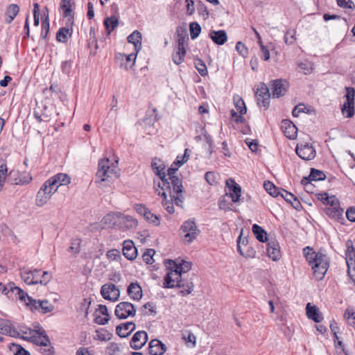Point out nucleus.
Returning a JSON list of instances; mask_svg holds the SVG:
<instances>
[{"label": "nucleus", "instance_id": "obj_1", "mask_svg": "<svg viewBox=\"0 0 355 355\" xmlns=\"http://www.w3.org/2000/svg\"><path fill=\"white\" fill-rule=\"evenodd\" d=\"M151 168L154 173L158 177L157 180H153L155 192L162 197L163 200L162 204L166 211L170 214H173L175 212L173 202H171L167 199L166 191H164L162 192L160 191L163 190V189H170L168 180H167L165 173V165L160 159L155 157L152 160Z\"/></svg>", "mask_w": 355, "mask_h": 355}, {"label": "nucleus", "instance_id": "obj_2", "mask_svg": "<svg viewBox=\"0 0 355 355\" xmlns=\"http://www.w3.org/2000/svg\"><path fill=\"white\" fill-rule=\"evenodd\" d=\"M304 257L313 271L314 278L322 280L329 267V260L327 254L321 252H315L307 246L303 249Z\"/></svg>", "mask_w": 355, "mask_h": 355}, {"label": "nucleus", "instance_id": "obj_3", "mask_svg": "<svg viewBox=\"0 0 355 355\" xmlns=\"http://www.w3.org/2000/svg\"><path fill=\"white\" fill-rule=\"evenodd\" d=\"M179 167L175 166V168H173V166H171L167 170L166 176H168L167 180H168V184L170 189H163V190H160L162 192L164 191L168 192L171 200H168L171 202H173V206L174 205L180 208H183V202L184 198L183 196V186H182V178L175 175L176 171L178 170Z\"/></svg>", "mask_w": 355, "mask_h": 355}, {"label": "nucleus", "instance_id": "obj_4", "mask_svg": "<svg viewBox=\"0 0 355 355\" xmlns=\"http://www.w3.org/2000/svg\"><path fill=\"white\" fill-rule=\"evenodd\" d=\"M165 263L168 272L164 277L163 287L166 288L178 287L184 272L182 266H178L175 261L170 259Z\"/></svg>", "mask_w": 355, "mask_h": 355}, {"label": "nucleus", "instance_id": "obj_5", "mask_svg": "<svg viewBox=\"0 0 355 355\" xmlns=\"http://www.w3.org/2000/svg\"><path fill=\"white\" fill-rule=\"evenodd\" d=\"M200 230L193 219H189L183 223L180 228L182 241L185 244H190L198 236Z\"/></svg>", "mask_w": 355, "mask_h": 355}, {"label": "nucleus", "instance_id": "obj_6", "mask_svg": "<svg viewBox=\"0 0 355 355\" xmlns=\"http://www.w3.org/2000/svg\"><path fill=\"white\" fill-rule=\"evenodd\" d=\"M116 173V165L110 159L105 158L98 162V171L96 174V182H104L113 174Z\"/></svg>", "mask_w": 355, "mask_h": 355}, {"label": "nucleus", "instance_id": "obj_7", "mask_svg": "<svg viewBox=\"0 0 355 355\" xmlns=\"http://www.w3.org/2000/svg\"><path fill=\"white\" fill-rule=\"evenodd\" d=\"M114 313L119 319H126L135 315L136 309L130 302H121L116 305Z\"/></svg>", "mask_w": 355, "mask_h": 355}, {"label": "nucleus", "instance_id": "obj_8", "mask_svg": "<svg viewBox=\"0 0 355 355\" xmlns=\"http://www.w3.org/2000/svg\"><path fill=\"white\" fill-rule=\"evenodd\" d=\"M295 152L301 159L307 161L314 159L316 155V151L312 144L306 142L297 144Z\"/></svg>", "mask_w": 355, "mask_h": 355}, {"label": "nucleus", "instance_id": "obj_9", "mask_svg": "<svg viewBox=\"0 0 355 355\" xmlns=\"http://www.w3.org/2000/svg\"><path fill=\"white\" fill-rule=\"evenodd\" d=\"M255 96L259 107H263L265 109L269 107L270 94L265 83H261L259 85Z\"/></svg>", "mask_w": 355, "mask_h": 355}, {"label": "nucleus", "instance_id": "obj_10", "mask_svg": "<svg viewBox=\"0 0 355 355\" xmlns=\"http://www.w3.org/2000/svg\"><path fill=\"white\" fill-rule=\"evenodd\" d=\"M26 305L29 306L31 311H41L42 313H47L53 310V306L48 300H36L33 297H28V302H26Z\"/></svg>", "mask_w": 355, "mask_h": 355}, {"label": "nucleus", "instance_id": "obj_11", "mask_svg": "<svg viewBox=\"0 0 355 355\" xmlns=\"http://www.w3.org/2000/svg\"><path fill=\"white\" fill-rule=\"evenodd\" d=\"M45 182L48 184V187H52L56 192L60 186L70 184L71 178L67 173H59L48 179Z\"/></svg>", "mask_w": 355, "mask_h": 355}, {"label": "nucleus", "instance_id": "obj_12", "mask_svg": "<svg viewBox=\"0 0 355 355\" xmlns=\"http://www.w3.org/2000/svg\"><path fill=\"white\" fill-rule=\"evenodd\" d=\"M134 209L137 213L141 216H143L145 220L148 223H152L155 226L159 225V218L157 215L152 213L150 210L145 205L142 204H137L135 205Z\"/></svg>", "mask_w": 355, "mask_h": 355}, {"label": "nucleus", "instance_id": "obj_13", "mask_svg": "<svg viewBox=\"0 0 355 355\" xmlns=\"http://www.w3.org/2000/svg\"><path fill=\"white\" fill-rule=\"evenodd\" d=\"M55 193V189L48 187V184L44 182L37 193L36 205L39 207L44 205Z\"/></svg>", "mask_w": 355, "mask_h": 355}, {"label": "nucleus", "instance_id": "obj_14", "mask_svg": "<svg viewBox=\"0 0 355 355\" xmlns=\"http://www.w3.org/2000/svg\"><path fill=\"white\" fill-rule=\"evenodd\" d=\"M101 294L104 299L116 302L120 297V291L113 284H105L101 288Z\"/></svg>", "mask_w": 355, "mask_h": 355}, {"label": "nucleus", "instance_id": "obj_15", "mask_svg": "<svg viewBox=\"0 0 355 355\" xmlns=\"http://www.w3.org/2000/svg\"><path fill=\"white\" fill-rule=\"evenodd\" d=\"M30 340L40 347L48 346L50 344L49 338L42 327L33 331V334L30 337Z\"/></svg>", "mask_w": 355, "mask_h": 355}, {"label": "nucleus", "instance_id": "obj_16", "mask_svg": "<svg viewBox=\"0 0 355 355\" xmlns=\"http://www.w3.org/2000/svg\"><path fill=\"white\" fill-rule=\"evenodd\" d=\"M324 211L330 218L342 225L345 224V219L343 216L344 210L340 207V205L335 207H327L324 209Z\"/></svg>", "mask_w": 355, "mask_h": 355}, {"label": "nucleus", "instance_id": "obj_17", "mask_svg": "<svg viewBox=\"0 0 355 355\" xmlns=\"http://www.w3.org/2000/svg\"><path fill=\"white\" fill-rule=\"evenodd\" d=\"M288 83L286 80L282 79H277L272 81V94L274 98H279L285 95Z\"/></svg>", "mask_w": 355, "mask_h": 355}, {"label": "nucleus", "instance_id": "obj_18", "mask_svg": "<svg viewBox=\"0 0 355 355\" xmlns=\"http://www.w3.org/2000/svg\"><path fill=\"white\" fill-rule=\"evenodd\" d=\"M119 229L127 230L136 228L138 225L137 220L131 216L125 215L120 212Z\"/></svg>", "mask_w": 355, "mask_h": 355}, {"label": "nucleus", "instance_id": "obj_19", "mask_svg": "<svg viewBox=\"0 0 355 355\" xmlns=\"http://www.w3.org/2000/svg\"><path fill=\"white\" fill-rule=\"evenodd\" d=\"M0 334L8 335L15 338L19 337V333L13 326L11 321L0 318Z\"/></svg>", "mask_w": 355, "mask_h": 355}, {"label": "nucleus", "instance_id": "obj_20", "mask_svg": "<svg viewBox=\"0 0 355 355\" xmlns=\"http://www.w3.org/2000/svg\"><path fill=\"white\" fill-rule=\"evenodd\" d=\"M148 340V334L144 331L136 332L130 341V347L134 349H141Z\"/></svg>", "mask_w": 355, "mask_h": 355}, {"label": "nucleus", "instance_id": "obj_21", "mask_svg": "<svg viewBox=\"0 0 355 355\" xmlns=\"http://www.w3.org/2000/svg\"><path fill=\"white\" fill-rule=\"evenodd\" d=\"M119 216L120 212H110L103 218L101 223L106 227L119 229Z\"/></svg>", "mask_w": 355, "mask_h": 355}, {"label": "nucleus", "instance_id": "obj_22", "mask_svg": "<svg viewBox=\"0 0 355 355\" xmlns=\"http://www.w3.org/2000/svg\"><path fill=\"white\" fill-rule=\"evenodd\" d=\"M166 351V345L159 340L153 339L148 344V353L150 355H162Z\"/></svg>", "mask_w": 355, "mask_h": 355}, {"label": "nucleus", "instance_id": "obj_23", "mask_svg": "<svg viewBox=\"0 0 355 355\" xmlns=\"http://www.w3.org/2000/svg\"><path fill=\"white\" fill-rule=\"evenodd\" d=\"M282 129L284 135L290 139H294L297 137V129L296 126L289 120H283L282 121Z\"/></svg>", "mask_w": 355, "mask_h": 355}, {"label": "nucleus", "instance_id": "obj_24", "mask_svg": "<svg viewBox=\"0 0 355 355\" xmlns=\"http://www.w3.org/2000/svg\"><path fill=\"white\" fill-rule=\"evenodd\" d=\"M123 254L128 260H134L137 257V250L133 241L126 240L123 242Z\"/></svg>", "mask_w": 355, "mask_h": 355}, {"label": "nucleus", "instance_id": "obj_25", "mask_svg": "<svg viewBox=\"0 0 355 355\" xmlns=\"http://www.w3.org/2000/svg\"><path fill=\"white\" fill-rule=\"evenodd\" d=\"M226 185L230 188V196L231 197L232 202H238L241 193V189L239 184L236 183L232 179H230L229 180H227Z\"/></svg>", "mask_w": 355, "mask_h": 355}, {"label": "nucleus", "instance_id": "obj_26", "mask_svg": "<svg viewBox=\"0 0 355 355\" xmlns=\"http://www.w3.org/2000/svg\"><path fill=\"white\" fill-rule=\"evenodd\" d=\"M74 5L73 0H61L60 8L63 10V15L65 17H68L69 24L73 25V16L72 13V6Z\"/></svg>", "mask_w": 355, "mask_h": 355}, {"label": "nucleus", "instance_id": "obj_27", "mask_svg": "<svg viewBox=\"0 0 355 355\" xmlns=\"http://www.w3.org/2000/svg\"><path fill=\"white\" fill-rule=\"evenodd\" d=\"M267 252L268 257L273 261H277L281 257L279 243L276 241H270L267 244Z\"/></svg>", "mask_w": 355, "mask_h": 355}, {"label": "nucleus", "instance_id": "obj_28", "mask_svg": "<svg viewBox=\"0 0 355 355\" xmlns=\"http://www.w3.org/2000/svg\"><path fill=\"white\" fill-rule=\"evenodd\" d=\"M135 329V324L132 322H127L116 327V331L119 336L125 338L128 336Z\"/></svg>", "mask_w": 355, "mask_h": 355}, {"label": "nucleus", "instance_id": "obj_29", "mask_svg": "<svg viewBox=\"0 0 355 355\" xmlns=\"http://www.w3.org/2000/svg\"><path fill=\"white\" fill-rule=\"evenodd\" d=\"M307 317L313 320L315 322H320L323 318L316 306H313L311 303H308L306 306Z\"/></svg>", "mask_w": 355, "mask_h": 355}, {"label": "nucleus", "instance_id": "obj_30", "mask_svg": "<svg viewBox=\"0 0 355 355\" xmlns=\"http://www.w3.org/2000/svg\"><path fill=\"white\" fill-rule=\"evenodd\" d=\"M127 293L131 299L139 300L142 297V289L137 282H132L128 287Z\"/></svg>", "mask_w": 355, "mask_h": 355}, {"label": "nucleus", "instance_id": "obj_31", "mask_svg": "<svg viewBox=\"0 0 355 355\" xmlns=\"http://www.w3.org/2000/svg\"><path fill=\"white\" fill-rule=\"evenodd\" d=\"M209 37L211 40L218 45H223L227 40V35L224 30L211 31Z\"/></svg>", "mask_w": 355, "mask_h": 355}, {"label": "nucleus", "instance_id": "obj_32", "mask_svg": "<svg viewBox=\"0 0 355 355\" xmlns=\"http://www.w3.org/2000/svg\"><path fill=\"white\" fill-rule=\"evenodd\" d=\"M178 287L181 288L180 293L184 296L191 293L194 288V284L191 279H185L184 278L182 277Z\"/></svg>", "mask_w": 355, "mask_h": 355}, {"label": "nucleus", "instance_id": "obj_33", "mask_svg": "<svg viewBox=\"0 0 355 355\" xmlns=\"http://www.w3.org/2000/svg\"><path fill=\"white\" fill-rule=\"evenodd\" d=\"M326 178V175L322 171L315 168H311V173L307 178H304L302 180V184H308L310 181H320L324 180Z\"/></svg>", "mask_w": 355, "mask_h": 355}, {"label": "nucleus", "instance_id": "obj_34", "mask_svg": "<svg viewBox=\"0 0 355 355\" xmlns=\"http://www.w3.org/2000/svg\"><path fill=\"white\" fill-rule=\"evenodd\" d=\"M129 43L133 44L135 49L137 53L141 49V34L139 31H133L128 37Z\"/></svg>", "mask_w": 355, "mask_h": 355}, {"label": "nucleus", "instance_id": "obj_35", "mask_svg": "<svg viewBox=\"0 0 355 355\" xmlns=\"http://www.w3.org/2000/svg\"><path fill=\"white\" fill-rule=\"evenodd\" d=\"M70 27H62L60 28L56 33V39L60 42H67L68 38L71 36L73 33L72 25Z\"/></svg>", "mask_w": 355, "mask_h": 355}, {"label": "nucleus", "instance_id": "obj_36", "mask_svg": "<svg viewBox=\"0 0 355 355\" xmlns=\"http://www.w3.org/2000/svg\"><path fill=\"white\" fill-rule=\"evenodd\" d=\"M347 249L345 251V259L347 265L349 263L353 264L355 262V250L353 246L352 241L348 240L346 243Z\"/></svg>", "mask_w": 355, "mask_h": 355}, {"label": "nucleus", "instance_id": "obj_37", "mask_svg": "<svg viewBox=\"0 0 355 355\" xmlns=\"http://www.w3.org/2000/svg\"><path fill=\"white\" fill-rule=\"evenodd\" d=\"M19 12V7L18 5L12 3L10 4L6 9V21L8 24H10L15 17L18 15Z\"/></svg>", "mask_w": 355, "mask_h": 355}, {"label": "nucleus", "instance_id": "obj_38", "mask_svg": "<svg viewBox=\"0 0 355 355\" xmlns=\"http://www.w3.org/2000/svg\"><path fill=\"white\" fill-rule=\"evenodd\" d=\"M104 26L107 35H109L112 31L114 30L119 25V20L116 16H111L104 19Z\"/></svg>", "mask_w": 355, "mask_h": 355}, {"label": "nucleus", "instance_id": "obj_39", "mask_svg": "<svg viewBox=\"0 0 355 355\" xmlns=\"http://www.w3.org/2000/svg\"><path fill=\"white\" fill-rule=\"evenodd\" d=\"M252 231L259 241L263 243L267 241V233L261 226L254 224L252 227Z\"/></svg>", "mask_w": 355, "mask_h": 355}, {"label": "nucleus", "instance_id": "obj_40", "mask_svg": "<svg viewBox=\"0 0 355 355\" xmlns=\"http://www.w3.org/2000/svg\"><path fill=\"white\" fill-rule=\"evenodd\" d=\"M185 55V47H177V49L172 55V60L175 64L179 65L184 62Z\"/></svg>", "mask_w": 355, "mask_h": 355}, {"label": "nucleus", "instance_id": "obj_41", "mask_svg": "<svg viewBox=\"0 0 355 355\" xmlns=\"http://www.w3.org/2000/svg\"><path fill=\"white\" fill-rule=\"evenodd\" d=\"M341 112L346 117H352L354 115V102L346 101L341 108Z\"/></svg>", "mask_w": 355, "mask_h": 355}, {"label": "nucleus", "instance_id": "obj_42", "mask_svg": "<svg viewBox=\"0 0 355 355\" xmlns=\"http://www.w3.org/2000/svg\"><path fill=\"white\" fill-rule=\"evenodd\" d=\"M265 190L272 196H279L282 189L277 188L273 183L270 181H266L263 184Z\"/></svg>", "mask_w": 355, "mask_h": 355}, {"label": "nucleus", "instance_id": "obj_43", "mask_svg": "<svg viewBox=\"0 0 355 355\" xmlns=\"http://www.w3.org/2000/svg\"><path fill=\"white\" fill-rule=\"evenodd\" d=\"M178 47H185L186 42L189 39L187 33L185 30L178 28Z\"/></svg>", "mask_w": 355, "mask_h": 355}, {"label": "nucleus", "instance_id": "obj_44", "mask_svg": "<svg viewBox=\"0 0 355 355\" xmlns=\"http://www.w3.org/2000/svg\"><path fill=\"white\" fill-rule=\"evenodd\" d=\"M20 275L21 277V279L24 280V282L28 284V285H33L34 282L33 279L34 277H33V273L31 272V270L26 269V268H22L20 270Z\"/></svg>", "mask_w": 355, "mask_h": 355}, {"label": "nucleus", "instance_id": "obj_45", "mask_svg": "<svg viewBox=\"0 0 355 355\" xmlns=\"http://www.w3.org/2000/svg\"><path fill=\"white\" fill-rule=\"evenodd\" d=\"M10 290L12 293H14L21 302L25 303L28 302V297H31L19 287H11Z\"/></svg>", "mask_w": 355, "mask_h": 355}, {"label": "nucleus", "instance_id": "obj_46", "mask_svg": "<svg viewBox=\"0 0 355 355\" xmlns=\"http://www.w3.org/2000/svg\"><path fill=\"white\" fill-rule=\"evenodd\" d=\"M189 29L191 38L192 40L197 38L201 32V27L200 24L196 21L191 22L189 24Z\"/></svg>", "mask_w": 355, "mask_h": 355}, {"label": "nucleus", "instance_id": "obj_47", "mask_svg": "<svg viewBox=\"0 0 355 355\" xmlns=\"http://www.w3.org/2000/svg\"><path fill=\"white\" fill-rule=\"evenodd\" d=\"M195 67L198 71V73L202 76H207L208 73L207 69L206 64L204 61L201 59H196L194 62Z\"/></svg>", "mask_w": 355, "mask_h": 355}, {"label": "nucleus", "instance_id": "obj_48", "mask_svg": "<svg viewBox=\"0 0 355 355\" xmlns=\"http://www.w3.org/2000/svg\"><path fill=\"white\" fill-rule=\"evenodd\" d=\"M296 31L294 29L288 30L284 35V42L286 44L291 45L294 44L296 40Z\"/></svg>", "mask_w": 355, "mask_h": 355}, {"label": "nucleus", "instance_id": "obj_49", "mask_svg": "<svg viewBox=\"0 0 355 355\" xmlns=\"http://www.w3.org/2000/svg\"><path fill=\"white\" fill-rule=\"evenodd\" d=\"M32 180V176L30 173H22L19 175L18 179H16V184H27Z\"/></svg>", "mask_w": 355, "mask_h": 355}, {"label": "nucleus", "instance_id": "obj_50", "mask_svg": "<svg viewBox=\"0 0 355 355\" xmlns=\"http://www.w3.org/2000/svg\"><path fill=\"white\" fill-rule=\"evenodd\" d=\"M10 349L14 352L13 355H30V353L20 345L12 344Z\"/></svg>", "mask_w": 355, "mask_h": 355}, {"label": "nucleus", "instance_id": "obj_51", "mask_svg": "<svg viewBox=\"0 0 355 355\" xmlns=\"http://www.w3.org/2000/svg\"><path fill=\"white\" fill-rule=\"evenodd\" d=\"M218 174L214 171H208L205 175V179L207 182L210 185H215L217 184Z\"/></svg>", "mask_w": 355, "mask_h": 355}, {"label": "nucleus", "instance_id": "obj_52", "mask_svg": "<svg viewBox=\"0 0 355 355\" xmlns=\"http://www.w3.org/2000/svg\"><path fill=\"white\" fill-rule=\"evenodd\" d=\"M155 254V251L153 249H148L143 254V260L147 264H152L153 262V256Z\"/></svg>", "mask_w": 355, "mask_h": 355}, {"label": "nucleus", "instance_id": "obj_53", "mask_svg": "<svg viewBox=\"0 0 355 355\" xmlns=\"http://www.w3.org/2000/svg\"><path fill=\"white\" fill-rule=\"evenodd\" d=\"M336 2L340 8H349L351 10L355 9V4L352 0H336Z\"/></svg>", "mask_w": 355, "mask_h": 355}, {"label": "nucleus", "instance_id": "obj_54", "mask_svg": "<svg viewBox=\"0 0 355 355\" xmlns=\"http://www.w3.org/2000/svg\"><path fill=\"white\" fill-rule=\"evenodd\" d=\"M235 107L236 108V112L240 113L241 114H244L246 113L247 109L245 105L244 101L241 98H239L237 101H235Z\"/></svg>", "mask_w": 355, "mask_h": 355}, {"label": "nucleus", "instance_id": "obj_55", "mask_svg": "<svg viewBox=\"0 0 355 355\" xmlns=\"http://www.w3.org/2000/svg\"><path fill=\"white\" fill-rule=\"evenodd\" d=\"M143 307L146 309H148V311L146 313V315H155L157 313V307L154 302H148L144 304Z\"/></svg>", "mask_w": 355, "mask_h": 355}, {"label": "nucleus", "instance_id": "obj_56", "mask_svg": "<svg viewBox=\"0 0 355 355\" xmlns=\"http://www.w3.org/2000/svg\"><path fill=\"white\" fill-rule=\"evenodd\" d=\"M80 242L78 239H74L71 243V246L69 248V251L74 254L79 253Z\"/></svg>", "mask_w": 355, "mask_h": 355}, {"label": "nucleus", "instance_id": "obj_57", "mask_svg": "<svg viewBox=\"0 0 355 355\" xmlns=\"http://www.w3.org/2000/svg\"><path fill=\"white\" fill-rule=\"evenodd\" d=\"M106 256L111 261H116L121 257L120 252L116 249L107 251Z\"/></svg>", "mask_w": 355, "mask_h": 355}, {"label": "nucleus", "instance_id": "obj_58", "mask_svg": "<svg viewBox=\"0 0 355 355\" xmlns=\"http://www.w3.org/2000/svg\"><path fill=\"white\" fill-rule=\"evenodd\" d=\"M243 114H238V112L232 110H231V117L236 123H244L245 122V119L243 117Z\"/></svg>", "mask_w": 355, "mask_h": 355}, {"label": "nucleus", "instance_id": "obj_59", "mask_svg": "<svg viewBox=\"0 0 355 355\" xmlns=\"http://www.w3.org/2000/svg\"><path fill=\"white\" fill-rule=\"evenodd\" d=\"M96 30L97 29L96 28L95 26L90 27V30H89V43L91 44H94L96 49L98 48L97 40H96Z\"/></svg>", "mask_w": 355, "mask_h": 355}, {"label": "nucleus", "instance_id": "obj_60", "mask_svg": "<svg viewBox=\"0 0 355 355\" xmlns=\"http://www.w3.org/2000/svg\"><path fill=\"white\" fill-rule=\"evenodd\" d=\"M236 49L239 53L240 55H241L244 57L246 56L248 53V48L241 42H238L236 44Z\"/></svg>", "mask_w": 355, "mask_h": 355}, {"label": "nucleus", "instance_id": "obj_61", "mask_svg": "<svg viewBox=\"0 0 355 355\" xmlns=\"http://www.w3.org/2000/svg\"><path fill=\"white\" fill-rule=\"evenodd\" d=\"M279 196L282 197L287 202H291L293 199L295 197L293 193L282 189Z\"/></svg>", "mask_w": 355, "mask_h": 355}, {"label": "nucleus", "instance_id": "obj_62", "mask_svg": "<svg viewBox=\"0 0 355 355\" xmlns=\"http://www.w3.org/2000/svg\"><path fill=\"white\" fill-rule=\"evenodd\" d=\"M299 67L303 71L304 74L310 73L313 70L311 63L307 62H300Z\"/></svg>", "mask_w": 355, "mask_h": 355}, {"label": "nucleus", "instance_id": "obj_63", "mask_svg": "<svg viewBox=\"0 0 355 355\" xmlns=\"http://www.w3.org/2000/svg\"><path fill=\"white\" fill-rule=\"evenodd\" d=\"M39 350L44 355H54V348L51 343L48 346L40 347Z\"/></svg>", "mask_w": 355, "mask_h": 355}, {"label": "nucleus", "instance_id": "obj_64", "mask_svg": "<svg viewBox=\"0 0 355 355\" xmlns=\"http://www.w3.org/2000/svg\"><path fill=\"white\" fill-rule=\"evenodd\" d=\"M346 217L351 222H355V207H350L346 211Z\"/></svg>", "mask_w": 355, "mask_h": 355}]
</instances>
